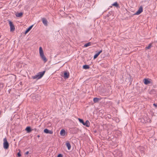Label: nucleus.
Wrapping results in <instances>:
<instances>
[{"label":"nucleus","instance_id":"1","mask_svg":"<svg viewBox=\"0 0 157 157\" xmlns=\"http://www.w3.org/2000/svg\"><path fill=\"white\" fill-rule=\"evenodd\" d=\"M39 52L40 55L42 60L44 61V63L46 62L47 61V59L45 56L42 48L41 47L39 48Z\"/></svg>","mask_w":157,"mask_h":157},{"label":"nucleus","instance_id":"17","mask_svg":"<svg viewBox=\"0 0 157 157\" xmlns=\"http://www.w3.org/2000/svg\"><path fill=\"white\" fill-rule=\"evenodd\" d=\"M67 147L68 150H69L71 148V146L70 144L69 143H66Z\"/></svg>","mask_w":157,"mask_h":157},{"label":"nucleus","instance_id":"22","mask_svg":"<svg viewBox=\"0 0 157 157\" xmlns=\"http://www.w3.org/2000/svg\"><path fill=\"white\" fill-rule=\"evenodd\" d=\"M78 120H79V122L80 123H82V124L84 123V122L83 121V120L78 118Z\"/></svg>","mask_w":157,"mask_h":157},{"label":"nucleus","instance_id":"24","mask_svg":"<svg viewBox=\"0 0 157 157\" xmlns=\"http://www.w3.org/2000/svg\"><path fill=\"white\" fill-rule=\"evenodd\" d=\"M151 47V44H149L147 47H146V48L147 49H149Z\"/></svg>","mask_w":157,"mask_h":157},{"label":"nucleus","instance_id":"4","mask_svg":"<svg viewBox=\"0 0 157 157\" xmlns=\"http://www.w3.org/2000/svg\"><path fill=\"white\" fill-rule=\"evenodd\" d=\"M9 24L10 27V31H14L15 30V28L14 25L13 24L12 22L10 21H9Z\"/></svg>","mask_w":157,"mask_h":157},{"label":"nucleus","instance_id":"12","mask_svg":"<svg viewBox=\"0 0 157 157\" xmlns=\"http://www.w3.org/2000/svg\"><path fill=\"white\" fill-rule=\"evenodd\" d=\"M42 22L43 24L45 25H47V20L44 18H43L42 19Z\"/></svg>","mask_w":157,"mask_h":157},{"label":"nucleus","instance_id":"10","mask_svg":"<svg viewBox=\"0 0 157 157\" xmlns=\"http://www.w3.org/2000/svg\"><path fill=\"white\" fill-rule=\"evenodd\" d=\"M144 83L145 84L147 85L151 83V82L150 80H149L147 79H144Z\"/></svg>","mask_w":157,"mask_h":157},{"label":"nucleus","instance_id":"2","mask_svg":"<svg viewBox=\"0 0 157 157\" xmlns=\"http://www.w3.org/2000/svg\"><path fill=\"white\" fill-rule=\"evenodd\" d=\"M45 72V71H44L43 72H40L35 75L33 76L32 78L33 79H39L43 77V76L44 75Z\"/></svg>","mask_w":157,"mask_h":157},{"label":"nucleus","instance_id":"28","mask_svg":"<svg viewBox=\"0 0 157 157\" xmlns=\"http://www.w3.org/2000/svg\"><path fill=\"white\" fill-rule=\"evenodd\" d=\"M29 153V152L28 151H27L25 153V155H28Z\"/></svg>","mask_w":157,"mask_h":157},{"label":"nucleus","instance_id":"16","mask_svg":"<svg viewBox=\"0 0 157 157\" xmlns=\"http://www.w3.org/2000/svg\"><path fill=\"white\" fill-rule=\"evenodd\" d=\"M100 99L99 98H95L93 99V101L94 103H96L98 102Z\"/></svg>","mask_w":157,"mask_h":157},{"label":"nucleus","instance_id":"15","mask_svg":"<svg viewBox=\"0 0 157 157\" xmlns=\"http://www.w3.org/2000/svg\"><path fill=\"white\" fill-rule=\"evenodd\" d=\"M33 25L30 26L25 31V33L26 34L28 33L32 28Z\"/></svg>","mask_w":157,"mask_h":157},{"label":"nucleus","instance_id":"19","mask_svg":"<svg viewBox=\"0 0 157 157\" xmlns=\"http://www.w3.org/2000/svg\"><path fill=\"white\" fill-rule=\"evenodd\" d=\"M113 6H115L117 7H118L119 6V5L118 4L117 2H115L114 3L112 4Z\"/></svg>","mask_w":157,"mask_h":157},{"label":"nucleus","instance_id":"6","mask_svg":"<svg viewBox=\"0 0 157 157\" xmlns=\"http://www.w3.org/2000/svg\"><path fill=\"white\" fill-rule=\"evenodd\" d=\"M140 121L142 123H146L147 122V118L146 117H144L143 118H141L139 119Z\"/></svg>","mask_w":157,"mask_h":157},{"label":"nucleus","instance_id":"21","mask_svg":"<svg viewBox=\"0 0 157 157\" xmlns=\"http://www.w3.org/2000/svg\"><path fill=\"white\" fill-rule=\"evenodd\" d=\"M4 84L2 83H0V91L4 87Z\"/></svg>","mask_w":157,"mask_h":157},{"label":"nucleus","instance_id":"18","mask_svg":"<svg viewBox=\"0 0 157 157\" xmlns=\"http://www.w3.org/2000/svg\"><path fill=\"white\" fill-rule=\"evenodd\" d=\"M83 68L84 69H89L90 67L89 65H85L83 66Z\"/></svg>","mask_w":157,"mask_h":157},{"label":"nucleus","instance_id":"30","mask_svg":"<svg viewBox=\"0 0 157 157\" xmlns=\"http://www.w3.org/2000/svg\"><path fill=\"white\" fill-rule=\"evenodd\" d=\"M37 136H38V137H40V136H39V135H38Z\"/></svg>","mask_w":157,"mask_h":157},{"label":"nucleus","instance_id":"26","mask_svg":"<svg viewBox=\"0 0 157 157\" xmlns=\"http://www.w3.org/2000/svg\"><path fill=\"white\" fill-rule=\"evenodd\" d=\"M58 157H62V155L61 154H59L58 155Z\"/></svg>","mask_w":157,"mask_h":157},{"label":"nucleus","instance_id":"27","mask_svg":"<svg viewBox=\"0 0 157 157\" xmlns=\"http://www.w3.org/2000/svg\"><path fill=\"white\" fill-rule=\"evenodd\" d=\"M48 133L52 134V132L51 131H49Z\"/></svg>","mask_w":157,"mask_h":157},{"label":"nucleus","instance_id":"20","mask_svg":"<svg viewBox=\"0 0 157 157\" xmlns=\"http://www.w3.org/2000/svg\"><path fill=\"white\" fill-rule=\"evenodd\" d=\"M90 45H91V43L90 42H89L85 44L84 46L85 47H86Z\"/></svg>","mask_w":157,"mask_h":157},{"label":"nucleus","instance_id":"8","mask_svg":"<svg viewBox=\"0 0 157 157\" xmlns=\"http://www.w3.org/2000/svg\"><path fill=\"white\" fill-rule=\"evenodd\" d=\"M83 124L87 127H89L90 125V123L88 120H86L85 122H84Z\"/></svg>","mask_w":157,"mask_h":157},{"label":"nucleus","instance_id":"3","mask_svg":"<svg viewBox=\"0 0 157 157\" xmlns=\"http://www.w3.org/2000/svg\"><path fill=\"white\" fill-rule=\"evenodd\" d=\"M3 147L5 149H7L9 146V143L8 142L6 138H5L3 140Z\"/></svg>","mask_w":157,"mask_h":157},{"label":"nucleus","instance_id":"29","mask_svg":"<svg viewBox=\"0 0 157 157\" xmlns=\"http://www.w3.org/2000/svg\"><path fill=\"white\" fill-rule=\"evenodd\" d=\"M153 105L155 107V108L157 107V105L155 104H153Z\"/></svg>","mask_w":157,"mask_h":157},{"label":"nucleus","instance_id":"7","mask_svg":"<svg viewBox=\"0 0 157 157\" xmlns=\"http://www.w3.org/2000/svg\"><path fill=\"white\" fill-rule=\"evenodd\" d=\"M102 52V50H101L97 52L94 55V59H95L97 57L99 56V55Z\"/></svg>","mask_w":157,"mask_h":157},{"label":"nucleus","instance_id":"14","mask_svg":"<svg viewBox=\"0 0 157 157\" xmlns=\"http://www.w3.org/2000/svg\"><path fill=\"white\" fill-rule=\"evenodd\" d=\"M25 130L27 132L29 133L31 132V129L30 127H27L25 128Z\"/></svg>","mask_w":157,"mask_h":157},{"label":"nucleus","instance_id":"13","mask_svg":"<svg viewBox=\"0 0 157 157\" xmlns=\"http://www.w3.org/2000/svg\"><path fill=\"white\" fill-rule=\"evenodd\" d=\"M23 15V13H17L16 14V15L17 17H20L22 16Z\"/></svg>","mask_w":157,"mask_h":157},{"label":"nucleus","instance_id":"5","mask_svg":"<svg viewBox=\"0 0 157 157\" xmlns=\"http://www.w3.org/2000/svg\"><path fill=\"white\" fill-rule=\"evenodd\" d=\"M143 10V7L142 6H141L139 9V10L137 11L135 13V15H138L140 14L142 12Z\"/></svg>","mask_w":157,"mask_h":157},{"label":"nucleus","instance_id":"11","mask_svg":"<svg viewBox=\"0 0 157 157\" xmlns=\"http://www.w3.org/2000/svg\"><path fill=\"white\" fill-rule=\"evenodd\" d=\"M60 134L61 136H64L65 134V130L63 129H62L60 132Z\"/></svg>","mask_w":157,"mask_h":157},{"label":"nucleus","instance_id":"25","mask_svg":"<svg viewBox=\"0 0 157 157\" xmlns=\"http://www.w3.org/2000/svg\"><path fill=\"white\" fill-rule=\"evenodd\" d=\"M17 155L19 157H20L21 156V154H20V152H19L18 153H17Z\"/></svg>","mask_w":157,"mask_h":157},{"label":"nucleus","instance_id":"23","mask_svg":"<svg viewBox=\"0 0 157 157\" xmlns=\"http://www.w3.org/2000/svg\"><path fill=\"white\" fill-rule=\"evenodd\" d=\"M49 131V130L48 129L46 128L44 129V132L46 133H48Z\"/></svg>","mask_w":157,"mask_h":157},{"label":"nucleus","instance_id":"9","mask_svg":"<svg viewBox=\"0 0 157 157\" xmlns=\"http://www.w3.org/2000/svg\"><path fill=\"white\" fill-rule=\"evenodd\" d=\"M69 76V73L68 72H65L64 74V78H67Z\"/></svg>","mask_w":157,"mask_h":157}]
</instances>
